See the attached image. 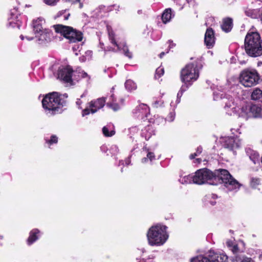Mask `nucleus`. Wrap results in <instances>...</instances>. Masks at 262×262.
<instances>
[{
	"label": "nucleus",
	"instance_id": "obj_10",
	"mask_svg": "<svg viewBox=\"0 0 262 262\" xmlns=\"http://www.w3.org/2000/svg\"><path fill=\"white\" fill-rule=\"evenodd\" d=\"M239 117L246 120L250 118H262V105L261 104H249L243 106L239 114Z\"/></svg>",
	"mask_w": 262,
	"mask_h": 262
},
{
	"label": "nucleus",
	"instance_id": "obj_59",
	"mask_svg": "<svg viewBox=\"0 0 262 262\" xmlns=\"http://www.w3.org/2000/svg\"><path fill=\"white\" fill-rule=\"evenodd\" d=\"M138 262H146L144 258H142L141 259H140Z\"/></svg>",
	"mask_w": 262,
	"mask_h": 262
},
{
	"label": "nucleus",
	"instance_id": "obj_30",
	"mask_svg": "<svg viewBox=\"0 0 262 262\" xmlns=\"http://www.w3.org/2000/svg\"><path fill=\"white\" fill-rule=\"evenodd\" d=\"M174 14L172 13V10L170 8H167L165 10L162 15V20L163 23L166 24L169 22Z\"/></svg>",
	"mask_w": 262,
	"mask_h": 262
},
{
	"label": "nucleus",
	"instance_id": "obj_56",
	"mask_svg": "<svg viewBox=\"0 0 262 262\" xmlns=\"http://www.w3.org/2000/svg\"><path fill=\"white\" fill-rule=\"evenodd\" d=\"M129 130L130 131H132V130H133V131H137V130H138V129L136 127H133L130 128Z\"/></svg>",
	"mask_w": 262,
	"mask_h": 262
},
{
	"label": "nucleus",
	"instance_id": "obj_53",
	"mask_svg": "<svg viewBox=\"0 0 262 262\" xmlns=\"http://www.w3.org/2000/svg\"><path fill=\"white\" fill-rule=\"evenodd\" d=\"M125 164L126 165H128L129 164H130V158H127L126 160H125Z\"/></svg>",
	"mask_w": 262,
	"mask_h": 262
},
{
	"label": "nucleus",
	"instance_id": "obj_9",
	"mask_svg": "<svg viewBox=\"0 0 262 262\" xmlns=\"http://www.w3.org/2000/svg\"><path fill=\"white\" fill-rule=\"evenodd\" d=\"M239 79L240 83L244 86L251 87L258 83L259 76L254 69H246L241 72Z\"/></svg>",
	"mask_w": 262,
	"mask_h": 262
},
{
	"label": "nucleus",
	"instance_id": "obj_4",
	"mask_svg": "<svg viewBox=\"0 0 262 262\" xmlns=\"http://www.w3.org/2000/svg\"><path fill=\"white\" fill-rule=\"evenodd\" d=\"M199 67L198 62L195 61L186 64L181 71L180 79L184 84L190 86L199 77Z\"/></svg>",
	"mask_w": 262,
	"mask_h": 262
},
{
	"label": "nucleus",
	"instance_id": "obj_19",
	"mask_svg": "<svg viewBox=\"0 0 262 262\" xmlns=\"http://www.w3.org/2000/svg\"><path fill=\"white\" fill-rule=\"evenodd\" d=\"M113 8L116 10L118 11L119 6L116 5H114L110 6L100 5L95 10L94 12L97 15V17H102L104 16L106 12L110 11H112Z\"/></svg>",
	"mask_w": 262,
	"mask_h": 262
},
{
	"label": "nucleus",
	"instance_id": "obj_14",
	"mask_svg": "<svg viewBox=\"0 0 262 262\" xmlns=\"http://www.w3.org/2000/svg\"><path fill=\"white\" fill-rule=\"evenodd\" d=\"M28 40H35V41L40 45H46L51 41L53 38L52 32L48 29H45L44 31L35 34V37H26Z\"/></svg>",
	"mask_w": 262,
	"mask_h": 262
},
{
	"label": "nucleus",
	"instance_id": "obj_39",
	"mask_svg": "<svg viewBox=\"0 0 262 262\" xmlns=\"http://www.w3.org/2000/svg\"><path fill=\"white\" fill-rule=\"evenodd\" d=\"M171 107L172 108V111L169 112L165 119L166 121L169 122H172L174 120L176 116V113L174 111L176 108H174L173 107Z\"/></svg>",
	"mask_w": 262,
	"mask_h": 262
},
{
	"label": "nucleus",
	"instance_id": "obj_8",
	"mask_svg": "<svg viewBox=\"0 0 262 262\" xmlns=\"http://www.w3.org/2000/svg\"><path fill=\"white\" fill-rule=\"evenodd\" d=\"M108 35L109 40L113 47L108 48V51L117 52L122 50L124 55L129 59L133 57V54L124 42H118L115 37V34L113 31L112 27L108 25L106 26Z\"/></svg>",
	"mask_w": 262,
	"mask_h": 262
},
{
	"label": "nucleus",
	"instance_id": "obj_35",
	"mask_svg": "<svg viewBox=\"0 0 262 262\" xmlns=\"http://www.w3.org/2000/svg\"><path fill=\"white\" fill-rule=\"evenodd\" d=\"M45 140L46 143L48 144V147L50 148L51 145L57 143L58 138L57 137V136L55 135H52L51 136L50 139H48L47 137H46L45 138Z\"/></svg>",
	"mask_w": 262,
	"mask_h": 262
},
{
	"label": "nucleus",
	"instance_id": "obj_44",
	"mask_svg": "<svg viewBox=\"0 0 262 262\" xmlns=\"http://www.w3.org/2000/svg\"><path fill=\"white\" fill-rule=\"evenodd\" d=\"M70 15V13L66 10L61 11L58 13V16H62L64 20H67Z\"/></svg>",
	"mask_w": 262,
	"mask_h": 262
},
{
	"label": "nucleus",
	"instance_id": "obj_6",
	"mask_svg": "<svg viewBox=\"0 0 262 262\" xmlns=\"http://www.w3.org/2000/svg\"><path fill=\"white\" fill-rule=\"evenodd\" d=\"M218 174L216 170L212 172L207 168H202L198 170L194 174V184L202 185L208 183L213 185H217V177Z\"/></svg>",
	"mask_w": 262,
	"mask_h": 262
},
{
	"label": "nucleus",
	"instance_id": "obj_63",
	"mask_svg": "<svg viewBox=\"0 0 262 262\" xmlns=\"http://www.w3.org/2000/svg\"><path fill=\"white\" fill-rule=\"evenodd\" d=\"M260 21L261 22V24H262V13H261V14H260Z\"/></svg>",
	"mask_w": 262,
	"mask_h": 262
},
{
	"label": "nucleus",
	"instance_id": "obj_16",
	"mask_svg": "<svg viewBox=\"0 0 262 262\" xmlns=\"http://www.w3.org/2000/svg\"><path fill=\"white\" fill-rule=\"evenodd\" d=\"M221 142L224 148L233 151L234 154H235L234 150L239 148L241 145V141L237 137H225L222 138Z\"/></svg>",
	"mask_w": 262,
	"mask_h": 262
},
{
	"label": "nucleus",
	"instance_id": "obj_33",
	"mask_svg": "<svg viewBox=\"0 0 262 262\" xmlns=\"http://www.w3.org/2000/svg\"><path fill=\"white\" fill-rule=\"evenodd\" d=\"M102 132L105 137H112L115 134V131L111 125L104 126L102 128Z\"/></svg>",
	"mask_w": 262,
	"mask_h": 262
},
{
	"label": "nucleus",
	"instance_id": "obj_2",
	"mask_svg": "<svg viewBox=\"0 0 262 262\" xmlns=\"http://www.w3.org/2000/svg\"><path fill=\"white\" fill-rule=\"evenodd\" d=\"M146 236L148 243L150 246H162L169 237L167 227L161 224L153 225L148 230Z\"/></svg>",
	"mask_w": 262,
	"mask_h": 262
},
{
	"label": "nucleus",
	"instance_id": "obj_50",
	"mask_svg": "<svg viewBox=\"0 0 262 262\" xmlns=\"http://www.w3.org/2000/svg\"><path fill=\"white\" fill-rule=\"evenodd\" d=\"M145 252V249H144V248H142L141 249H138L137 250V252L138 253H139H139H140L141 252H142V253H144Z\"/></svg>",
	"mask_w": 262,
	"mask_h": 262
},
{
	"label": "nucleus",
	"instance_id": "obj_12",
	"mask_svg": "<svg viewBox=\"0 0 262 262\" xmlns=\"http://www.w3.org/2000/svg\"><path fill=\"white\" fill-rule=\"evenodd\" d=\"M76 74H77V71H74L70 66H67L58 69V78L64 82L72 85L73 79L72 77L76 76Z\"/></svg>",
	"mask_w": 262,
	"mask_h": 262
},
{
	"label": "nucleus",
	"instance_id": "obj_55",
	"mask_svg": "<svg viewBox=\"0 0 262 262\" xmlns=\"http://www.w3.org/2000/svg\"><path fill=\"white\" fill-rule=\"evenodd\" d=\"M188 3L189 4V5H193V3H195L194 0H187Z\"/></svg>",
	"mask_w": 262,
	"mask_h": 262
},
{
	"label": "nucleus",
	"instance_id": "obj_15",
	"mask_svg": "<svg viewBox=\"0 0 262 262\" xmlns=\"http://www.w3.org/2000/svg\"><path fill=\"white\" fill-rule=\"evenodd\" d=\"M134 117L137 118L145 121L149 120V122H152V121L148 118L150 115L149 108L144 103H141L137 106L132 111Z\"/></svg>",
	"mask_w": 262,
	"mask_h": 262
},
{
	"label": "nucleus",
	"instance_id": "obj_58",
	"mask_svg": "<svg viewBox=\"0 0 262 262\" xmlns=\"http://www.w3.org/2000/svg\"><path fill=\"white\" fill-rule=\"evenodd\" d=\"M239 63L241 64H244L246 63V61L245 60H241L239 61Z\"/></svg>",
	"mask_w": 262,
	"mask_h": 262
},
{
	"label": "nucleus",
	"instance_id": "obj_38",
	"mask_svg": "<svg viewBox=\"0 0 262 262\" xmlns=\"http://www.w3.org/2000/svg\"><path fill=\"white\" fill-rule=\"evenodd\" d=\"M190 262H210V259L202 255L191 258Z\"/></svg>",
	"mask_w": 262,
	"mask_h": 262
},
{
	"label": "nucleus",
	"instance_id": "obj_20",
	"mask_svg": "<svg viewBox=\"0 0 262 262\" xmlns=\"http://www.w3.org/2000/svg\"><path fill=\"white\" fill-rule=\"evenodd\" d=\"M116 101L117 100L115 98L114 95L112 94L109 97V100L106 104V106L115 112L117 111L121 108V105H123L124 99H120L121 104H119L118 103L116 102Z\"/></svg>",
	"mask_w": 262,
	"mask_h": 262
},
{
	"label": "nucleus",
	"instance_id": "obj_13",
	"mask_svg": "<svg viewBox=\"0 0 262 262\" xmlns=\"http://www.w3.org/2000/svg\"><path fill=\"white\" fill-rule=\"evenodd\" d=\"M223 102L225 103L224 108L227 114L229 116L236 115L239 117L241 108L237 106L232 96L228 95L226 98H224Z\"/></svg>",
	"mask_w": 262,
	"mask_h": 262
},
{
	"label": "nucleus",
	"instance_id": "obj_25",
	"mask_svg": "<svg viewBox=\"0 0 262 262\" xmlns=\"http://www.w3.org/2000/svg\"><path fill=\"white\" fill-rule=\"evenodd\" d=\"M44 23L45 20L42 18H38L37 19L33 20L32 26L35 34L44 31L45 29L42 27V24Z\"/></svg>",
	"mask_w": 262,
	"mask_h": 262
},
{
	"label": "nucleus",
	"instance_id": "obj_31",
	"mask_svg": "<svg viewBox=\"0 0 262 262\" xmlns=\"http://www.w3.org/2000/svg\"><path fill=\"white\" fill-rule=\"evenodd\" d=\"M194 175L189 174L180 177L179 181L182 184L194 183Z\"/></svg>",
	"mask_w": 262,
	"mask_h": 262
},
{
	"label": "nucleus",
	"instance_id": "obj_41",
	"mask_svg": "<svg viewBox=\"0 0 262 262\" xmlns=\"http://www.w3.org/2000/svg\"><path fill=\"white\" fill-rule=\"evenodd\" d=\"M202 150H203V148L201 146L198 147L196 152L193 154H191L189 156L190 159H194L195 157L198 156L199 155H200L202 153Z\"/></svg>",
	"mask_w": 262,
	"mask_h": 262
},
{
	"label": "nucleus",
	"instance_id": "obj_11",
	"mask_svg": "<svg viewBox=\"0 0 262 262\" xmlns=\"http://www.w3.org/2000/svg\"><path fill=\"white\" fill-rule=\"evenodd\" d=\"M105 98L101 97L94 99L88 103V106L82 112L83 117L89 115L90 113L94 114L98 110L102 108L105 105Z\"/></svg>",
	"mask_w": 262,
	"mask_h": 262
},
{
	"label": "nucleus",
	"instance_id": "obj_3",
	"mask_svg": "<svg viewBox=\"0 0 262 262\" xmlns=\"http://www.w3.org/2000/svg\"><path fill=\"white\" fill-rule=\"evenodd\" d=\"M262 40L257 32H249L247 34L244 42L246 53L252 57L262 55Z\"/></svg>",
	"mask_w": 262,
	"mask_h": 262
},
{
	"label": "nucleus",
	"instance_id": "obj_54",
	"mask_svg": "<svg viewBox=\"0 0 262 262\" xmlns=\"http://www.w3.org/2000/svg\"><path fill=\"white\" fill-rule=\"evenodd\" d=\"M60 95L61 96V98H63L66 101V99L68 97V95L67 94H64L63 95Z\"/></svg>",
	"mask_w": 262,
	"mask_h": 262
},
{
	"label": "nucleus",
	"instance_id": "obj_32",
	"mask_svg": "<svg viewBox=\"0 0 262 262\" xmlns=\"http://www.w3.org/2000/svg\"><path fill=\"white\" fill-rule=\"evenodd\" d=\"M234 260L236 262H255L251 258L248 257L243 254L235 255Z\"/></svg>",
	"mask_w": 262,
	"mask_h": 262
},
{
	"label": "nucleus",
	"instance_id": "obj_46",
	"mask_svg": "<svg viewBox=\"0 0 262 262\" xmlns=\"http://www.w3.org/2000/svg\"><path fill=\"white\" fill-rule=\"evenodd\" d=\"M110 151L112 154L115 155L119 151L118 147L116 145H113L110 148Z\"/></svg>",
	"mask_w": 262,
	"mask_h": 262
},
{
	"label": "nucleus",
	"instance_id": "obj_60",
	"mask_svg": "<svg viewBox=\"0 0 262 262\" xmlns=\"http://www.w3.org/2000/svg\"><path fill=\"white\" fill-rule=\"evenodd\" d=\"M150 138V136H145V139H146V140H148Z\"/></svg>",
	"mask_w": 262,
	"mask_h": 262
},
{
	"label": "nucleus",
	"instance_id": "obj_17",
	"mask_svg": "<svg viewBox=\"0 0 262 262\" xmlns=\"http://www.w3.org/2000/svg\"><path fill=\"white\" fill-rule=\"evenodd\" d=\"M20 15V12L18 11L17 7H14L10 10V17L8 18V25L10 27L20 28V21L19 19Z\"/></svg>",
	"mask_w": 262,
	"mask_h": 262
},
{
	"label": "nucleus",
	"instance_id": "obj_22",
	"mask_svg": "<svg viewBox=\"0 0 262 262\" xmlns=\"http://www.w3.org/2000/svg\"><path fill=\"white\" fill-rule=\"evenodd\" d=\"M243 10L245 15L251 18H257L260 16V11L259 9H253L250 6H247L244 7Z\"/></svg>",
	"mask_w": 262,
	"mask_h": 262
},
{
	"label": "nucleus",
	"instance_id": "obj_7",
	"mask_svg": "<svg viewBox=\"0 0 262 262\" xmlns=\"http://www.w3.org/2000/svg\"><path fill=\"white\" fill-rule=\"evenodd\" d=\"M53 27L56 32L62 34L64 37L68 39L71 42L80 41L82 39V33L71 27L60 24L55 25Z\"/></svg>",
	"mask_w": 262,
	"mask_h": 262
},
{
	"label": "nucleus",
	"instance_id": "obj_26",
	"mask_svg": "<svg viewBox=\"0 0 262 262\" xmlns=\"http://www.w3.org/2000/svg\"><path fill=\"white\" fill-rule=\"evenodd\" d=\"M210 256V262H227L228 257L223 253H213Z\"/></svg>",
	"mask_w": 262,
	"mask_h": 262
},
{
	"label": "nucleus",
	"instance_id": "obj_52",
	"mask_svg": "<svg viewBox=\"0 0 262 262\" xmlns=\"http://www.w3.org/2000/svg\"><path fill=\"white\" fill-rule=\"evenodd\" d=\"M257 253L259 254V258L262 259V252L260 250H257Z\"/></svg>",
	"mask_w": 262,
	"mask_h": 262
},
{
	"label": "nucleus",
	"instance_id": "obj_18",
	"mask_svg": "<svg viewBox=\"0 0 262 262\" xmlns=\"http://www.w3.org/2000/svg\"><path fill=\"white\" fill-rule=\"evenodd\" d=\"M215 42L214 32L211 28L207 29L204 37V43L208 49L212 48Z\"/></svg>",
	"mask_w": 262,
	"mask_h": 262
},
{
	"label": "nucleus",
	"instance_id": "obj_24",
	"mask_svg": "<svg viewBox=\"0 0 262 262\" xmlns=\"http://www.w3.org/2000/svg\"><path fill=\"white\" fill-rule=\"evenodd\" d=\"M189 86H187V85L183 84L182 85V86L180 88V90L179 91L176 100L174 101H172L170 103V106L173 107L174 108H176L177 107V105L181 101V98L182 96L183 93L187 91V90L189 88Z\"/></svg>",
	"mask_w": 262,
	"mask_h": 262
},
{
	"label": "nucleus",
	"instance_id": "obj_21",
	"mask_svg": "<svg viewBox=\"0 0 262 262\" xmlns=\"http://www.w3.org/2000/svg\"><path fill=\"white\" fill-rule=\"evenodd\" d=\"M41 234V231L37 228L31 230L27 241V244L29 246L33 244L40 238Z\"/></svg>",
	"mask_w": 262,
	"mask_h": 262
},
{
	"label": "nucleus",
	"instance_id": "obj_43",
	"mask_svg": "<svg viewBox=\"0 0 262 262\" xmlns=\"http://www.w3.org/2000/svg\"><path fill=\"white\" fill-rule=\"evenodd\" d=\"M260 179L256 178H252L251 179V185L253 187H256L260 184Z\"/></svg>",
	"mask_w": 262,
	"mask_h": 262
},
{
	"label": "nucleus",
	"instance_id": "obj_62",
	"mask_svg": "<svg viewBox=\"0 0 262 262\" xmlns=\"http://www.w3.org/2000/svg\"><path fill=\"white\" fill-rule=\"evenodd\" d=\"M85 93H84L83 94H82L81 95L80 97H81V98H83V97H85Z\"/></svg>",
	"mask_w": 262,
	"mask_h": 262
},
{
	"label": "nucleus",
	"instance_id": "obj_48",
	"mask_svg": "<svg viewBox=\"0 0 262 262\" xmlns=\"http://www.w3.org/2000/svg\"><path fill=\"white\" fill-rule=\"evenodd\" d=\"M78 74H80V75H79V76H80L83 78L89 77L88 74L83 71H82L81 72H79Z\"/></svg>",
	"mask_w": 262,
	"mask_h": 262
},
{
	"label": "nucleus",
	"instance_id": "obj_23",
	"mask_svg": "<svg viewBox=\"0 0 262 262\" xmlns=\"http://www.w3.org/2000/svg\"><path fill=\"white\" fill-rule=\"evenodd\" d=\"M246 152L250 160L254 164L259 163L260 156L259 154L256 151H255L250 148H247L246 149Z\"/></svg>",
	"mask_w": 262,
	"mask_h": 262
},
{
	"label": "nucleus",
	"instance_id": "obj_47",
	"mask_svg": "<svg viewBox=\"0 0 262 262\" xmlns=\"http://www.w3.org/2000/svg\"><path fill=\"white\" fill-rule=\"evenodd\" d=\"M83 103L82 101L80 99V98H78L77 99V101L76 102V104L77 106L78 107V108L81 109V104Z\"/></svg>",
	"mask_w": 262,
	"mask_h": 262
},
{
	"label": "nucleus",
	"instance_id": "obj_57",
	"mask_svg": "<svg viewBox=\"0 0 262 262\" xmlns=\"http://www.w3.org/2000/svg\"><path fill=\"white\" fill-rule=\"evenodd\" d=\"M164 55H165V53L164 52H161L159 55L160 58H162Z\"/></svg>",
	"mask_w": 262,
	"mask_h": 262
},
{
	"label": "nucleus",
	"instance_id": "obj_34",
	"mask_svg": "<svg viewBox=\"0 0 262 262\" xmlns=\"http://www.w3.org/2000/svg\"><path fill=\"white\" fill-rule=\"evenodd\" d=\"M125 87L128 91L131 92L136 90L137 86L134 81L128 79L127 80L125 83Z\"/></svg>",
	"mask_w": 262,
	"mask_h": 262
},
{
	"label": "nucleus",
	"instance_id": "obj_27",
	"mask_svg": "<svg viewBox=\"0 0 262 262\" xmlns=\"http://www.w3.org/2000/svg\"><path fill=\"white\" fill-rule=\"evenodd\" d=\"M143 151L146 153V157L141 159L142 163H147L148 161L152 162L153 160H155L154 152L151 151L149 148L145 146L143 148Z\"/></svg>",
	"mask_w": 262,
	"mask_h": 262
},
{
	"label": "nucleus",
	"instance_id": "obj_37",
	"mask_svg": "<svg viewBox=\"0 0 262 262\" xmlns=\"http://www.w3.org/2000/svg\"><path fill=\"white\" fill-rule=\"evenodd\" d=\"M262 97V91L258 88L254 89L251 93V97L252 100H258Z\"/></svg>",
	"mask_w": 262,
	"mask_h": 262
},
{
	"label": "nucleus",
	"instance_id": "obj_1",
	"mask_svg": "<svg viewBox=\"0 0 262 262\" xmlns=\"http://www.w3.org/2000/svg\"><path fill=\"white\" fill-rule=\"evenodd\" d=\"M41 102L46 113L50 115L61 113L66 104V101L57 92L47 94Z\"/></svg>",
	"mask_w": 262,
	"mask_h": 262
},
{
	"label": "nucleus",
	"instance_id": "obj_42",
	"mask_svg": "<svg viewBox=\"0 0 262 262\" xmlns=\"http://www.w3.org/2000/svg\"><path fill=\"white\" fill-rule=\"evenodd\" d=\"M206 199L210 200L211 199H212L213 200L212 201H208L210 205H211L212 206H213L216 204L215 200L217 198V196L216 194H211L210 195H206Z\"/></svg>",
	"mask_w": 262,
	"mask_h": 262
},
{
	"label": "nucleus",
	"instance_id": "obj_36",
	"mask_svg": "<svg viewBox=\"0 0 262 262\" xmlns=\"http://www.w3.org/2000/svg\"><path fill=\"white\" fill-rule=\"evenodd\" d=\"M228 95L225 94L223 91H216L213 92V99L216 101L222 99L224 101V98H226Z\"/></svg>",
	"mask_w": 262,
	"mask_h": 262
},
{
	"label": "nucleus",
	"instance_id": "obj_45",
	"mask_svg": "<svg viewBox=\"0 0 262 262\" xmlns=\"http://www.w3.org/2000/svg\"><path fill=\"white\" fill-rule=\"evenodd\" d=\"M43 3L49 6H55L59 0H42Z\"/></svg>",
	"mask_w": 262,
	"mask_h": 262
},
{
	"label": "nucleus",
	"instance_id": "obj_61",
	"mask_svg": "<svg viewBox=\"0 0 262 262\" xmlns=\"http://www.w3.org/2000/svg\"><path fill=\"white\" fill-rule=\"evenodd\" d=\"M84 57H80V60L82 61H84Z\"/></svg>",
	"mask_w": 262,
	"mask_h": 262
},
{
	"label": "nucleus",
	"instance_id": "obj_64",
	"mask_svg": "<svg viewBox=\"0 0 262 262\" xmlns=\"http://www.w3.org/2000/svg\"><path fill=\"white\" fill-rule=\"evenodd\" d=\"M20 38L22 40H23V39H24L25 37H24L23 35H21L20 36Z\"/></svg>",
	"mask_w": 262,
	"mask_h": 262
},
{
	"label": "nucleus",
	"instance_id": "obj_29",
	"mask_svg": "<svg viewBox=\"0 0 262 262\" xmlns=\"http://www.w3.org/2000/svg\"><path fill=\"white\" fill-rule=\"evenodd\" d=\"M227 247L235 255L237 254H242L239 253L237 244L235 243L234 240H228L226 242Z\"/></svg>",
	"mask_w": 262,
	"mask_h": 262
},
{
	"label": "nucleus",
	"instance_id": "obj_49",
	"mask_svg": "<svg viewBox=\"0 0 262 262\" xmlns=\"http://www.w3.org/2000/svg\"><path fill=\"white\" fill-rule=\"evenodd\" d=\"M168 42L169 43V48H172L175 46V44L172 42V41L170 40H168Z\"/></svg>",
	"mask_w": 262,
	"mask_h": 262
},
{
	"label": "nucleus",
	"instance_id": "obj_40",
	"mask_svg": "<svg viewBox=\"0 0 262 262\" xmlns=\"http://www.w3.org/2000/svg\"><path fill=\"white\" fill-rule=\"evenodd\" d=\"M164 73V68L162 67H159L156 69L155 78L156 79H159L160 78Z\"/></svg>",
	"mask_w": 262,
	"mask_h": 262
},
{
	"label": "nucleus",
	"instance_id": "obj_28",
	"mask_svg": "<svg viewBox=\"0 0 262 262\" xmlns=\"http://www.w3.org/2000/svg\"><path fill=\"white\" fill-rule=\"evenodd\" d=\"M233 27V21L231 18H225L223 20L221 27L222 30L225 32H230Z\"/></svg>",
	"mask_w": 262,
	"mask_h": 262
},
{
	"label": "nucleus",
	"instance_id": "obj_5",
	"mask_svg": "<svg viewBox=\"0 0 262 262\" xmlns=\"http://www.w3.org/2000/svg\"><path fill=\"white\" fill-rule=\"evenodd\" d=\"M216 172L218 174L216 178L217 185L223 184L229 191L236 192L239 189L242 185L230 174L227 170L219 169L216 170Z\"/></svg>",
	"mask_w": 262,
	"mask_h": 262
},
{
	"label": "nucleus",
	"instance_id": "obj_51",
	"mask_svg": "<svg viewBox=\"0 0 262 262\" xmlns=\"http://www.w3.org/2000/svg\"><path fill=\"white\" fill-rule=\"evenodd\" d=\"M201 161H202L201 159H200V158H196L194 161V163H200L201 162Z\"/></svg>",
	"mask_w": 262,
	"mask_h": 262
}]
</instances>
